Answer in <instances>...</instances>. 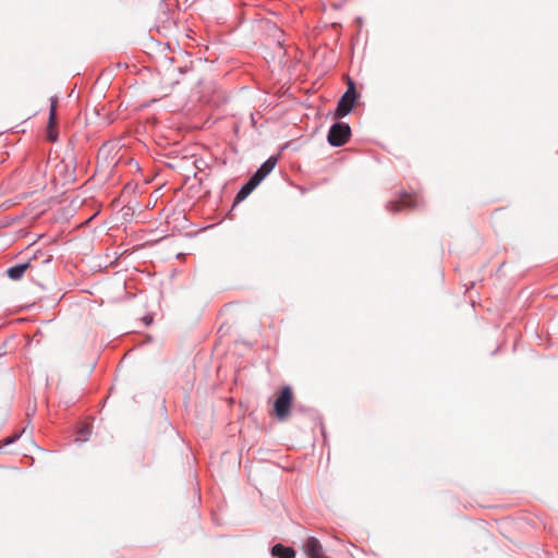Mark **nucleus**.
Returning a JSON list of instances; mask_svg holds the SVG:
<instances>
[{
  "instance_id": "obj_9",
  "label": "nucleus",
  "mask_w": 558,
  "mask_h": 558,
  "mask_svg": "<svg viewBox=\"0 0 558 558\" xmlns=\"http://www.w3.org/2000/svg\"><path fill=\"white\" fill-rule=\"evenodd\" d=\"M28 267H31V262L13 265L7 270L8 277L12 280H19Z\"/></svg>"
},
{
  "instance_id": "obj_8",
  "label": "nucleus",
  "mask_w": 558,
  "mask_h": 558,
  "mask_svg": "<svg viewBox=\"0 0 558 558\" xmlns=\"http://www.w3.org/2000/svg\"><path fill=\"white\" fill-rule=\"evenodd\" d=\"M271 555L275 558H294L295 550L292 547L276 544L271 547Z\"/></svg>"
},
{
  "instance_id": "obj_13",
  "label": "nucleus",
  "mask_w": 558,
  "mask_h": 558,
  "mask_svg": "<svg viewBox=\"0 0 558 558\" xmlns=\"http://www.w3.org/2000/svg\"><path fill=\"white\" fill-rule=\"evenodd\" d=\"M53 128H49L48 126V131H47V136H48V140L51 141V142H56L57 141V134L52 131Z\"/></svg>"
},
{
  "instance_id": "obj_14",
  "label": "nucleus",
  "mask_w": 558,
  "mask_h": 558,
  "mask_svg": "<svg viewBox=\"0 0 558 558\" xmlns=\"http://www.w3.org/2000/svg\"><path fill=\"white\" fill-rule=\"evenodd\" d=\"M50 259H51V258H50V257H48V258H46V259L44 260V263H49V262H50Z\"/></svg>"
},
{
  "instance_id": "obj_10",
  "label": "nucleus",
  "mask_w": 558,
  "mask_h": 558,
  "mask_svg": "<svg viewBox=\"0 0 558 558\" xmlns=\"http://www.w3.org/2000/svg\"><path fill=\"white\" fill-rule=\"evenodd\" d=\"M57 106L58 98L56 96L50 97L49 128H56L57 125Z\"/></svg>"
},
{
  "instance_id": "obj_1",
  "label": "nucleus",
  "mask_w": 558,
  "mask_h": 558,
  "mask_svg": "<svg viewBox=\"0 0 558 558\" xmlns=\"http://www.w3.org/2000/svg\"><path fill=\"white\" fill-rule=\"evenodd\" d=\"M356 97L357 93L355 89L354 82L352 80H349L347 90L338 100L335 117L341 119L348 116L354 107Z\"/></svg>"
},
{
  "instance_id": "obj_7",
  "label": "nucleus",
  "mask_w": 558,
  "mask_h": 558,
  "mask_svg": "<svg viewBox=\"0 0 558 558\" xmlns=\"http://www.w3.org/2000/svg\"><path fill=\"white\" fill-rule=\"evenodd\" d=\"M258 185L259 184L251 177L236 193L234 203L243 202Z\"/></svg>"
},
{
  "instance_id": "obj_4",
  "label": "nucleus",
  "mask_w": 558,
  "mask_h": 558,
  "mask_svg": "<svg viewBox=\"0 0 558 558\" xmlns=\"http://www.w3.org/2000/svg\"><path fill=\"white\" fill-rule=\"evenodd\" d=\"M420 206V198L416 194H402L397 201L387 204V209L392 213L400 210H412Z\"/></svg>"
},
{
  "instance_id": "obj_6",
  "label": "nucleus",
  "mask_w": 558,
  "mask_h": 558,
  "mask_svg": "<svg viewBox=\"0 0 558 558\" xmlns=\"http://www.w3.org/2000/svg\"><path fill=\"white\" fill-rule=\"evenodd\" d=\"M304 551L307 558H329L323 554V546L320 542L314 536H311L306 539L304 544Z\"/></svg>"
},
{
  "instance_id": "obj_5",
  "label": "nucleus",
  "mask_w": 558,
  "mask_h": 558,
  "mask_svg": "<svg viewBox=\"0 0 558 558\" xmlns=\"http://www.w3.org/2000/svg\"><path fill=\"white\" fill-rule=\"evenodd\" d=\"M278 162V156H270L266 159L262 166L252 174L254 181L258 184L274 170L275 166Z\"/></svg>"
},
{
  "instance_id": "obj_2",
  "label": "nucleus",
  "mask_w": 558,
  "mask_h": 558,
  "mask_svg": "<svg viewBox=\"0 0 558 558\" xmlns=\"http://www.w3.org/2000/svg\"><path fill=\"white\" fill-rule=\"evenodd\" d=\"M292 399V389L289 386L283 387L274 403L275 414L279 421H284L289 416Z\"/></svg>"
},
{
  "instance_id": "obj_12",
  "label": "nucleus",
  "mask_w": 558,
  "mask_h": 558,
  "mask_svg": "<svg viewBox=\"0 0 558 558\" xmlns=\"http://www.w3.org/2000/svg\"><path fill=\"white\" fill-rule=\"evenodd\" d=\"M90 428L88 426H85L83 428H81L80 430V436L76 438V440H80V441H86L90 435Z\"/></svg>"
},
{
  "instance_id": "obj_3",
  "label": "nucleus",
  "mask_w": 558,
  "mask_h": 558,
  "mask_svg": "<svg viewBox=\"0 0 558 558\" xmlns=\"http://www.w3.org/2000/svg\"><path fill=\"white\" fill-rule=\"evenodd\" d=\"M351 136V128L345 122L333 123L328 132L327 141L333 147L344 145Z\"/></svg>"
},
{
  "instance_id": "obj_11",
  "label": "nucleus",
  "mask_w": 558,
  "mask_h": 558,
  "mask_svg": "<svg viewBox=\"0 0 558 558\" xmlns=\"http://www.w3.org/2000/svg\"><path fill=\"white\" fill-rule=\"evenodd\" d=\"M24 429L21 430V432H16L14 433L12 436H9V437H5L3 440H2V444L3 446H9L13 442H15L20 437L21 435L23 434Z\"/></svg>"
}]
</instances>
